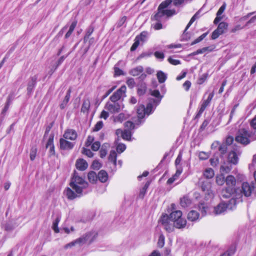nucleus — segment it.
I'll list each match as a JSON object with an SVG mask.
<instances>
[{"instance_id": "1", "label": "nucleus", "mask_w": 256, "mask_h": 256, "mask_svg": "<svg viewBox=\"0 0 256 256\" xmlns=\"http://www.w3.org/2000/svg\"><path fill=\"white\" fill-rule=\"evenodd\" d=\"M166 230L168 232L174 231V228H182L186 224V220L182 218L180 210H175L171 212L168 216L166 214H162L159 220Z\"/></svg>"}, {"instance_id": "2", "label": "nucleus", "mask_w": 256, "mask_h": 256, "mask_svg": "<svg viewBox=\"0 0 256 256\" xmlns=\"http://www.w3.org/2000/svg\"><path fill=\"white\" fill-rule=\"evenodd\" d=\"M172 2V0H166L162 2L158 6L157 13L152 18V20L162 22L166 20V18L176 14V12L174 10L166 9Z\"/></svg>"}, {"instance_id": "3", "label": "nucleus", "mask_w": 256, "mask_h": 256, "mask_svg": "<svg viewBox=\"0 0 256 256\" xmlns=\"http://www.w3.org/2000/svg\"><path fill=\"white\" fill-rule=\"evenodd\" d=\"M226 187L222 190V196L224 198H228L234 192H236V190L235 188L236 184V178L232 175H229L226 178Z\"/></svg>"}, {"instance_id": "4", "label": "nucleus", "mask_w": 256, "mask_h": 256, "mask_svg": "<svg viewBox=\"0 0 256 256\" xmlns=\"http://www.w3.org/2000/svg\"><path fill=\"white\" fill-rule=\"evenodd\" d=\"M70 186L73 190L78 194H82L83 190L88 186V183L82 178L76 175V173L74 172L70 182Z\"/></svg>"}, {"instance_id": "5", "label": "nucleus", "mask_w": 256, "mask_h": 256, "mask_svg": "<svg viewBox=\"0 0 256 256\" xmlns=\"http://www.w3.org/2000/svg\"><path fill=\"white\" fill-rule=\"evenodd\" d=\"M154 109L153 104L150 102L147 104L146 108L144 107V105H140L136 110L138 123H136V124H140L142 122L141 120L144 118L145 115H150L152 114Z\"/></svg>"}, {"instance_id": "6", "label": "nucleus", "mask_w": 256, "mask_h": 256, "mask_svg": "<svg viewBox=\"0 0 256 256\" xmlns=\"http://www.w3.org/2000/svg\"><path fill=\"white\" fill-rule=\"evenodd\" d=\"M249 138L250 134L245 129H241L238 132L235 140L238 143L246 145L250 142Z\"/></svg>"}, {"instance_id": "7", "label": "nucleus", "mask_w": 256, "mask_h": 256, "mask_svg": "<svg viewBox=\"0 0 256 256\" xmlns=\"http://www.w3.org/2000/svg\"><path fill=\"white\" fill-rule=\"evenodd\" d=\"M104 108L111 114L119 112L124 108V105L120 102H107Z\"/></svg>"}, {"instance_id": "8", "label": "nucleus", "mask_w": 256, "mask_h": 256, "mask_svg": "<svg viewBox=\"0 0 256 256\" xmlns=\"http://www.w3.org/2000/svg\"><path fill=\"white\" fill-rule=\"evenodd\" d=\"M148 36V33L146 32H142L140 33V35L137 36L135 39L134 42L132 45L130 50L134 51L136 49L140 44V42H144L146 41L147 37Z\"/></svg>"}, {"instance_id": "9", "label": "nucleus", "mask_w": 256, "mask_h": 256, "mask_svg": "<svg viewBox=\"0 0 256 256\" xmlns=\"http://www.w3.org/2000/svg\"><path fill=\"white\" fill-rule=\"evenodd\" d=\"M254 189V183L243 182L242 185L240 192L246 197L250 196Z\"/></svg>"}, {"instance_id": "10", "label": "nucleus", "mask_w": 256, "mask_h": 256, "mask_svg": "<svg viewBox=\"0 0 256 256\" xmlns=\"http://www.w3.org/2000/svg\"><path fill=\"white\" fill-rule=\"evenodd\" d=\"M126 89V88L125 86H122L110 96V100L111 102H118V101L124 94Z\"/></svg>"}, {"instance_id": "11", "label": "nucleus", "mask_w": 256, "mask_h": 256, "mask_svg": "<svg viewBox=\"0 0 256 256\" xmlns=\"http://www.w3.org/2000/svg\"><path fill=\"white\" fill-rule=\"evenodd\" d=\"M214 96V94L213 92L209 94L208 98L202 103L201 106L195 117L196 118H198L201 116L206 108L209 106Z\"/></svg>"}, {"instance_id": "12", "label": "nucleus", "mask_w": 256, "mask_h": 256, "mask_svg": "<svg viewBox=\"0 0 256 256\" xmlns=\"http://www.w3.org/2000/svg\"><path fill=\"white\" fill-rule=\"evenodd\" d=\"M96 236L97 234L94 232H92L86 234L79 238L82 239V242H81V244H83L86 242L91 243L96 238Z\"/></svg>"}, {"instance_id": "13", "label": "nucleus", "mask_w": 256, "mask_h": 256, "mask_svg": "<svg viewBox=\"0 0 256 256\" xmlns=\"http://www.w3.org/2000/svg\"><path fill=\"white\" fill-rule=\"evenodd\" d=\"M64 138H61L60 140V148L64 150H68L72 149L74 146V144L66 140Z\"/></svg>"}, {"instance_id": "14", "label": "nucleus", "mask_w": 256, "mask_h": 256, "mask_svg": "<svg viewBox=\"0 0 256 256\" xmlns=\"http://www.w3.org/2000/svg\"><path fill=\"white\" fill-rule=\"evenodd\" d=\"M77 136V132L75 130L72 129L66 130L63 135L64 138L71 140H75Z\"/></svg>"}, {"instance_id": "15", "label": "nucleus", "mask_w": 256, "mask_h": 256, "mask_svg": "<svg viewBox=\"0 0 256 256\" xmlns=\"http://www.w3.org/2000/svg\"><path fill=\"white\" fill-rule=\"evenodd\" d=\"M64 194L68 200H72L78 197H80L82 194H78L76 191L74 192L70 188H68L64 191Z\"/></svg>"}, {"instance_id": "16", "label": "nucleus", "mask_w": 256, "mask_h": 256, "mask_svg": "<svg viewBox=\"0 0 256 256\" xmlns=\"http://www.w3.org/2000/svg\"><path fill=\"white\" fill-rule=\"evenodd\" d=\"M54 136H50L46 144V148H49V153L50 156L55 154L54 146Z\"/></svg>"}, {"instance_id": "17", "label": "nucleus", "mask_w": 256, "mask_h": 256, "mask_svg": "<svg viewBox=\"0 0 256 256\" xmlns=\"http://www.w3.org/2000/svg\"><path fill=\"white\" fill-rule=\"evenodd\" d=\"M228 208V205L222 202L214 207V212L216 214H220L225 212Z\"/></svg>"}, {"instance_id": "18", "label": "nucleus", "mask_w": 256, "mask_h": 256, "mask_svg": "<svg viewBox=\"0 0 256 256\" xmlns=\"http://www.w3.org/2000/svg\"><path fill=\"white\" fill-rule=\"evenodd\" d=\"M226 8V4L225 2H224L222 4V5L220 7V8H219V10H218V11L216 13V16L214 21V24H217L219 22L220 20H221L222 19L223 16H222L221 15L224 11Z\"/></svg>"}, {"instance_id": "19", "label": "nucleus", "mask_w": 256, "mask_h": 256, "mask_svg": "<svg viewBox=\"0 0 256 256\" xmlns=\"http://www.w3.org/2000/svg\"><path fill=\"white\" fill-rule=\"evenodd\" d=\"M76 166L77 169L83 171L87 168L88 164L82 158H80L77 160Z\"/></svg>"}, {"instance_id": "20", "label": "nucleus", "mask_w": 256, "mask_h": 256, "mask_svg": "<svg viewBox=\"0 0 256 256\" xmlns=\"http://www.w3.org/2000/svg\"><path fill=\"white\" fill-rule=\"evenodd\" d=\"M37 78L38 76L36 75H35L30 78L27 88L28 94H30L32 92L33 89L36 86Z\"/></svg>"}, {"instance_id": "21", "label": "nucleus", "mask_w": 256, "mask_h": 256, "mask_svg": "<svg viewBox=\"0 0 256 256\" xmlns=\"http://www.w3.org/2000/svg\"><path fill=\"white\" fill-rule=\"evenodd\" d=\"M228 162L234 164H236L238 162V158L236 153L234 151L230 152L228 156Z\"/></svg>"}, {"instance_id": "22", "label": "nucleus", "mask_w": 256, "mask_h": 256, "mask_svg": "<svg viewBox=\"0 0 256 256\" xmlns=\"http://www.w3.org/2000/svg\"><path fill=\"white\" fill-rule=\"evenodd\" d=\"M151 94L158 98V100L153 99V103L155 104L154 106L156 107V106L160 103V102L161 100L162 96H160V92L158 90H154L152 92Z\"/></svg>"}, {"instance_id": "23", "label": "nucleus", "mask_w": 256, "mask_h": 256, "mask_svg": "<svg viewBox=\"0 0 256 256\" xmlns=\"http://www.w3.org/2000/svg\"><path fill=\"white\" fill-rule=\"evenodd\" d=\"M98 180L102 182H105L107 181L108 178V173L104 170H101L98 174Z\"/></svg>"}, {"instance_id": "24", "label": "nucleus", "mask_w": 256, "mask_h": 256, "mask_svg": "<svg viewBox=\"0 0 256 256\" xmlns=\"http://www.w3.org/2000/svg\"><path fill=\"white\" fill-rule=\"evenodd\" d=\"M70 93H71V89L69 88L66 94L64 97V98L62 102L60 104V106L61 109H64L66 106L68 102L70 97Z\"/></svg>"}, {"instance_id": "25", "label": "nucleus", "mask_w": 256, "mask_h": 256, "mask_svg": "<svg viewBox=\"0 0 256 256\" xmlns=\"http://www.w3.org/2000/svg\"><path fill=\"white\" fill-rule=\"evenodd\" d=\"M143 70L142 66H140L132 69L130 71V74L134 76H136L140 74L143 72Z\"/></svg>"}, {"instance_id": "26", "label": "nucleus", "mask_w": 256, "mask_h": 256, "mask_svg": "<svg viewBox=\"0 0 256 256\" xmlns=\"http://www.w3.org/2000/svg\"><path fill=\"white\" fill-rule=\"evenodd\" d=\"M90 101L88 99L84 100L81 108V112L84 113L88 112L90 108Z\"/></svg>"}, {"instance_id": "27", "label": "nucleus", "mask_w": 256, "mask_h": 256, "mask_svg": "<svg viewBox=\"0 0 256 256\" xmlns=\"http://www.w3.org/2000/svg\"><path fill=\"white\" fill-rule=\"evenodd\" d=\"M116 157L117 154L116 152L114 150H111L108 156V160L112 162L114 166H116Z\"/></svg>"}, {"instance_id": "28", "label": "nucleus", "mask_w": 256, "mask_h": 256, "mask_svg": "<svg viewBox=\"0 0 256 256\" xmlns=\"http://www.w3.org/2000/svg\"><path fill=\"white\" fill-rule=\"evenodd\" d=\"M199 216L198 213L196 210H191L188 214V220L193 222L196 220Z\"/></svg>"}, {"instance_id": "29", "label": "nucleus", "mask_w": 256, "mask_h": 256, "mask_svg": "<svg viewBox=\"0 0 256 256\" xmlns=\"http://www.w3.org/2000/svg\"><path fill=\"white\" fill-rule=\"evenodd\" d=\"M88 179L90 182L92 183H95L98 179V174L94 172H90L88 175Z\"/></svg>"}, {"instance_id": "30", "label": "nucleus", "mask_w": 256, "mask_h": 256, "mask_svg": "<svg viewBox=\"0 0 256 256\" xmlns=\"http://www.w3.org/2000/svg\"><path fill=\"white\" fill-rule=\"evenodd\" d=\"M190 204L191 200L187 196H184L180 199V204L184 208L189 206Z\"/></svg>"}, {"instance_id": "31", "label": "nucleus", "mask_w": 256, "mask_h": 256, "mask_svg": "<svg viewBox=\"0 0 256 256\" xmlns=\"http://www.w3.org/2000/svg\"><path fill=\"white\" fill-rule=\"evenodd\" d=\"M228 26V24L225 22H222L219 24L216 30L222 34L224 32Z\"/></svg>"}, {"instance_id": "32", "label": "nucleus", "mask_w": 256, "mask_h": 256, "mask_svg": "<svg viewBox=\"0 0 256 256\" xmlns=\"http://www.w3.org/2000/svg\"><path fill=\"white\" fill-rule=\"evenodd\" d=\"M146 84L145 83L142 82L138 86V94L139 96L144 95L146 93Z\"/></svg>"}, {"instance_id": "33", "label": "nucleus", "mask_w": 256, "mask_h": 256, "mask_svg": "<svg viewBox=\"0 0 256 256\" xmlns=\"http://www.w3.org/2000/svg\"><path fill=\"white\" fill-rule=\"evenodd\" d=\"M214 171L211 168H206L204 172V176L207 178H211L214 176Z\"/></svg>"}, {"instance_id": "34", "label": "nucleus", "mask_w": 256, "mask_h": 256, "mask_svg": "<svg viewBox=\"0 0 256 256\" xmlns=\"http://www.w3.org/2000/svg\"><path fill=\"white\" fill-rule=\"evenodd\" d=\"M156 75L159 82L163 83L165 82L166 76L164 72L162 71H158Z\"/></svg>"}, {"instance_id": "35", "label": "nucleus", "mask_w": 256, "mask_h": 256, "mask_svg": "<svg viewBox=\"0 0 256 256\" xmlns=\"http://www.w3.org/2000/svg\"><path fill=\"white\" fill-rule=\"evenodd\" d=\"M132 136V132L128 130H124L123 134L122 136V138L125 140H130Z\"/></svg>"}, {"instance_id": "36", "label": "nucleus", "mask_w": 256, "mask_h": 256, "mask_svg": "<svg viewBox=\"0 0 256 256\" xmlns=\"http://www.w3.org/2000/svg\"><path fill=\"white\" fill-rule=\"evenodd\" d=\"M199 14H200V12H198L191 18L190 21L189 22L186 28H185V30H184V33L186 32V30L188 28L191 26V24L195 21V20L200 17Z\"/></svg>"}, {"instance_id": "37", "label": "nucleus", "mask_w": 256, "mask_h": 256, "mask_svg": "<svg viewBox=\"0 0 256 256\" xmlns=\"http://www.w3.org/2000/svg\"><path fill=\"white\" fill-rule=\"evenodd\" d=\"M60 220V217L58 216L56 218L52 224V229L55 232L58 233L59 232V228H58V224Z\"/></svg>"}, {"instance_id": "38", "label": "nucleus", "mask_w": 256, "mask_h": 256, "mask_svg": "<svg viewBox=\"0 0 256 256\" xmlns=\"http://www.w3.org/2000/svg\"><path fill=\"white\" fill-rule=\"evenodd\" d=\"M82 238H78L76 240H75L73 241V242H72L68 244H66L64 246V248H71L74 246H75L76 244H80V245H82L81 244V242H82Z\"/></svg>"}, {"instance_id": "39", "label": "nucleus", "mask_w": 256, "mask_h": 256, "mask_svg": "<svg viewBox=\"0 0 256 256\" xmlns=\"http://www.w3.org/2000/svg\"><path fill=\"white\" fill-rule=\"evenodd\" d=\"M226 182V178L223 174L217 176L216 177V182L219 186H222Z\"/></svg>"}, {"instance_id": "40", "label": "nucleus", "mask_w": 256, "mask_h": 256, "mask_svg": "<svg viewBox=\"0 0 256 256\" xmlns=\"http://www.w3.org/2000/svg\"><path fill=\"white\" fill-rule=\"evenodd\" d=\"M126 118L125 114L124 113H120L118 116H116L114 118V122H122Z\"/></svg>"}, {"instance_id": "41", "label": "nucleus", "mask_w": 256, "mask_h": 256, "mask_svg": "<svg viewBox=\"0 0 256 256\" xmlns=\"http://www.w3.org/2000/svg\"><path fill=\"white\" fill-rule=\"evenodd\" d=\"M210 184L208 182H204L201 186L202 190L204 192H207L208 194H210Z\"/></svg>"}, {"instance_id": "42", "label": "nucleus", "mask_w": 256, "mask_h": 256, "mask_svg": "<svg viewBox=\"0 0 256 256\" xmlns=\"http://www.w3.org/2000/svg\"><path fill=\"white\" fill-rule=\"evenodd\" d=\"M150 185V182H146L144 184V186L140 190L139 194V196L141 198H143L146 193L147 189L148 188Z\"/></svg>"}, {"instance_id": "43", "label": "nucleus", "mask_w": 256, "mask_h": 256, "mask_svg": "<svg viewBox=\"0 0 256 256\" xmlns=\"http://www.w3.org/2000/svg\"><path fill=\"white\" fill-rule=\"evenodd\" d=\"M164 240L165 238L164 234H160L158 237V242L157 243L158 246L162 248L164 245Z\"/></svg>"}, {"instance_id": "44", "label": "nucleus", "mask_w": 256, "mask_h": 256, "mask_svg": "<svg viewBox=\"0 0 256 256\" xmlns=\"http://www.w3.org/2000/svg\"><path fill=\"white\" fill-rule=\"evenodd\" d=\"M124 125L125 128L124 130H128L130 131L134 130L135 127L134 124L130 121H127L124 123Z\"/></svg>"}, {"instance_id": "45", "label": "nucleus", "mask_w": 256, "mask_h": 256, "mask_svg": "<svg viewBox=\"0 0 256 256\" xmlns=\"http://www.w3.org/2000/svg\"><path fill=\"white\" fill-rule=\"evenodd\" d=\"M208 32L203 34L200 36H199L198 38L196 39L194 42H192L191 44V45H192V46L194 45V44L201 42L208 35Z\"/></svg>"}, {"instance_id": "46", "label": "nucleus", "mask_w": 256, "mask_h": 256, "mask_svg": "<svg viewBox=\"0 0 256 256\" xmlns=\"http://www.w3.org/2000/svg\"><path fill=\"white\" fill-rule=\"evenodd\" d=\"M236 252L235 247H232L228 250L226 252L222 254L221 256H232Z\"/></svg>"}, {"instance_id": "47", "label": "nucleus", "mask_w": 256, "mask_h": 256, "mask_svg": "<svg viewBox=\"0 0 256 256\" xmlns=\"http://www.w3.org/2000/svg\"><path fill=\"white\" fill-rule=\"evenodd\" d=\"M126 148V146L125 144H118L116 146V152L119 153L121 154L124 151V150Z\"/></svg>"}, {"instance_id": "48", "label": "nucleus", "mask_w": 256, "mask_h": 256, "mask_svg": "<svg viewBox=\"0 0 256 256\" xmlns=\"http://www.w3.org/2000/svg\"><path fill=\"white\" fill-rule=\"evenodd\" d=\"M94 138L93 136H88L87 140L85 143V146L86 147L90 146L91 144H92L94 142Z\"/></svg>"}, {"instance_id": "49", "label": "nucleus", "mask_w": 256, "mask_h": 256, "mask_svg": "<svg viewBox=\"0 0 256 256\" xmlns=\"http://www.w3.org/2000/svg\"><path fill=\"white\" fill-rule=\"evenodd\" d=\"M37 149L36 147H32L30 150V159L31 160H34L36 156Z\"/></svg>"}, {"instance_id": "50", "label": "nucleus", "mask_w": 256, "mask_h": 256, "mask_svg": "<svg viewBox=\"0 0 256 256\" xmlns=\"http://www.w3.org/2000/svg\"><path fill=\"white\" fill-rule=\"evenodd\" d=\"M82 153L89 158H92L94 156L93 152L90 150L85 148H82Z\"/></svg>"}, {"instance_id": "51", "label": "nucleus", "mask_w": 256, "mask_h": 256, "mask_svg": "<svg viewBox=\"0 0 256 256\" xmlns=\"http://www.w3.org/2000/svg\"><path fill=\"white\" fill-rule=\"evenodd\" d=\"M208 76V74H204L202 76H201L198 80V84H203L207 79Z\"/></svg>"}, {"instance_id": "52", "label": "nucleus", "mask_w": 256, "mask_h": 256, "mask_svg": "<svg viewBox=\"0 0 256 256\" xmlns=\"http://www.w3.org/2000/svg\"><path fill=\"white\" fill-rule=\"evenodd\" d=\"M100 146V143L98 141L94 142L92 144L91 148L94 151H97L99 150Z\"/></svg>"}, {"instance_id": "53", "label": "nucleus", "mask_w": 256, "mask_h": 256, "mask_svg": "<svg viewBox=\"0 0 256 256\" xmlns=\"http://www.w3.org/2000/svg\"><path fill=\"white\" fill-rule=\"evenodd\" d=\"M198 157L201 160H206L209 158V154L204 152H201L199 153Z\"/></svg>"}, {"instance_id": "54", "label": "nucleus", "mask_w": 256, "mask_h": 256, "mask_svg": "<svg viewBox=\"0 0 256 256\" xmlns=\"http://www.w3.org/2000/svg\"><path fill=\"white\" fill-rule=\"evenodd\" d=\"M198 207L200 210L202 214V216H205L206 214V210L208 208L206 207L203 204H200Z\"/></svg>"}, {"instance_id": "55", "label": "nucleus", "mask_w": 256, "mask_h": 256, "mask_svg": "<svg viewBox=\"0 0 256 256\" xmlns=\"http://www.w3.org/2000/svg\"><path fill=\"white\" fill-rule=\"evenodd\" d=\"M12 101V96H9L8 98L6 104L4 108L2 110V114H4V112H6L8 108L9 105Z\"/></svg>"}, {"instance_id": "56", "label": "nucleus", "mask_w": 256, "mask_h": 256, "mask_svg": "<svg viewBox=\"0 0 256 256\" xmlns=\"http://www.w3.org/2000/svg\"><path fill=\"white\" fill-rule=\"evenodd\" d=\"M228 148L226 144H222L218 148V150L221 154H224L226 153Z\"/></svg>"}, {"instance_id": "57", "label": "nucleus", "mask_w": 256, "mask_h": 256, "mask_svg": "<svg viewBox=\"0 0 256 256\" xmlns=\"http://www.w3.org/2000/svg\"><path fill=\"white\" fill-rule=\"evenodd\" d=\"M103 126V122L102 121L98 122L95 125L93 130L94 132H98L100 130Z\"/></svg>"}, {"instance_id": "58", "label": "nucleus", "mask_w": 256, "mask_h": 256, "mask_svg": "<svg viewBox=\"0 0 256 256\" xmlns=\"http://www.w3.org/2000/svg\"><path fill=\"white\" fill-rule=\"evenodd\" d=\"M232 168L230 166H221L220 170L222 172L228 173L231 170Z\"/></svg>"}, {"instance_id": "59", "label": "nucleus", "mask_w": 256, "mask_h": 256, "mask_svg": "<svg viewBox=\"0 0 256 256\" xmlns=\"http://www.w3.org/2000/svg\"><path fill=\"white\" fill-rule=\"evenodd\" d=\"M126 84L130 88H134L135 85V82L134 79L132 78H128L126 80Z\"/></svg>"}, {"instance_id": "60", "label": "nucleus", "mask_w": 256, "mask_h": 256, "mask_svg": "<svg viewBox=\"0 0 256 256\" xmlns=\"http://www.w3.org/2000/svg\"><path fill=\"white\" fill-rule=\"evenodd\" d=\"M126 16H124L122 17L117 22L116 26L117 27L120 28L122 26L124 23L126 22Z\"/></svg>"}, {"instance_id": "61", "label": "nucleus", "mask_w": 256, "mask_h": 256, "mask_svg": "<svg viewBox=\"0 0 256 256\" xmlns=\"http://www.w3.org/2000/svg\"><path fill=\"white\" fill-rule=\"evenodd\" d=\"M220 34H222L216 29L212 32V39L215 40L217 38Z\"/></svg>"}, {"instance_id": "62", "label": "nucleus", "mask_w": 256, "mask_h": 256, "mask_svg": "<svg viewBox=\"0 0 256 256\" xmlns=\"http://www.w3.org/2000/svg\"><path fill=\"white\" fill-rule=\"evenodd\" d=\"M156 23L153 24V27L156 30H158L162 28V26L160 21H156Z\"/></svg>"}, {"instance_id": "63", "label": "nucleus", "mask_w": 256, "mask_h": 256, "mask_svg": "<svg viewBox=\"0 0 256 256\" xmlns=\"http://www.w3.org/2000/svg\"><path fill=\"white\" fill-rule=\"evenodd\" d=\"M94 32V28L92 26H90L87 30H86V36H85V37H84V38H88L89 36L92 34L93 32Z\"/></svg>"}, {"instance_id": "64", "label": "nucleus", "mask_w": 256, "mask_h": 256, "mask_svg": "<svg viewBox=\"0 0 256 256\" xmlns=\"http://www.w3.org/2000/svg\"><path fill=\"white\" fill-rule=\"evenodd\" d=\"M168 61L170 64L173 65H178L180 64V62L179 60L173 59L171 57H170L168 58Z\"/></svg>"}]
</instances>
